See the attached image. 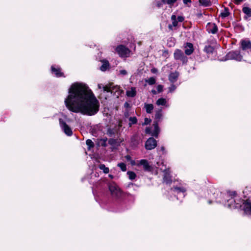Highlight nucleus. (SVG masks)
I'll list each match as a JSON object with an SVG mask.
<instances>
[{
  "instance_id": "obj_1",
  "label": "nucleus",
  "mask_w": 251,
  "mask_h": 251,
  "mask_svg": "<svg viewBox=\"0 0 251 251\" xmlns=\"http://www.w3.org/2000/svg\"><path fill=\"white\" fill-rule=\"evenodd\" d=\"M68 92L65 103L70 111L89 116L94 115L99 111V101L86 85L74 83L71 85Z\"/></svg>"
},
{
  "instance_id": "obj_2",
  "label": "nucleus",
  "mask_w": 251,
  "mask_h": 251,
  "mask_svg": "<svg viewBox=\"0 0 251 251\" xmlns=\"http://www.w3.org/2000/svg\"><path fill=\"white\" fill-rule=\"evenodd\" d=\"M108 187L113 197L120 199L122 197V192L115 182H109L108 184Z\"/></svg>"
},
{
  "instance_id": "obj_3",
  "label": "nucleus",
  "mask_w": 251,
  "mask_h": 251,
  "mask_svg": "<svg viewBox=\"0 0 251 251\" xmlns=\"http://www.w3.org/2000/svg\"><path fill=\"white\" fill-rule=\"evenodd\" d=\"M226 57L227 59L235 60L237 61H241L243 59V56L239 50H232L229 52L226 55Z\"/></svg>"
},
{
  "instance_id": "obj_4",
  "label": "nucleus",
  "mask_w": 251,
  "mask_h": 251,
  "mask_svg": "<svg viewBox=\"0 0 251 251\" xmlns=\"http://www.w3.org/2000/svg\"><path fill=\"white\" fill-rule=\"evenodd\" d=\"M116 50L118 54L122 57H127L130 53V50L123 45L118 46Z\"/></svg>"
},
{
  "instance_id": "obj_5",
  "label": "nucleus",
  "mask_w": 251,
  "mask_h": 251,
  "mask_svg": "<svg viewBox=\"0 0 251 251\" xmlns=\"http://www.w3.org/2000/svg\"><path fill=\"white\" fill-rule=\"evenodd\" d=\"M240 48L244 51H251V41L249 39H242L240 42Z\"/></svg>"
},
{
  "instance_id": "obj_6",
  "label": "nucleus",
  "mask_w": 251,
  "mask_h": 251,
  "mask_svg": "<svg viewBox=\"0 0 251 251\" xmlns=\"http://www.w3.org/2000/svg\"><path fill=\"white\" fill-rule=\"evenodd\" d=\"M174 56L176 60H179L183 63H186L187 62V57L185 56L183 51L180 50L176 49L175 50Z\"/></svg>"
},
{
  "instance_id": "obj_7",
  "label": "nucleus",
  "mask_w": 251,
  "mask_h": 251,
  "mask_svg": "<svg viewBox=\"0 0 251 251\" xmlns=\"http://www.w3.org/2000/svg\"><path fill=\"white\" fill-rule=\"evenodd\" d=\"M59 121L60 126L62 130L64 131V133L68 136H71L73 134V132L71 128L62 119H59Z\"/></svg>"
},
{
  "instance_id": "obj_8",
  "label": "nucleus",
  "mask_w": 251,
  "mask_h": 251,
  "mask_svg": "<svg viewBox=\"0 0 251 251\" xmlns=\"http://www.w3.org/2000/svg\"><path fill=\"white\" fill-rule=\"evenodd\" d=\"M138 165L143 166V169L146 172H151L153 170V167L150 165L148 161L146 159H141L139 161Z\"/></svg>"
},
{
  "instance_id": "obj_9",
  "label": "nucleus",
  "mask_w": 251,
  "mask_h": 251,
  "mask_svg": "<svg viewBox=\"0 0 251 251\" xmlns=\"http://www.w3.org/2000/svg\"><path fill=\"white\" fill-rule=\"evenodd\" d=\"M157 146V142L153 138L151 137L147 140L145 143V148L148 150L154 149Z\"/></svg>"
},
{
  "instance_id": "obj_10",
  "label": "nucleus",
  "mask_w": 251,
  "mask_h": 251,
  "mask_svg": "<svg viewBox=\"0 0 251 251\" xmlns=\"http://www.w3.org/2000/svg\"><path fill=\"white\" fill-rule=\"evenodd\" d=\"M103 91L112 93L113 91H117L119 87L117 86H114L112 83H109L108 84L102 86Z\"/></svg>"
},
{
  "instance_id": "obj_11",
  "label": "nucleus",
  "mask_w": 251,
  "mask_h": 251,
  "mask_svg": "<svg viewBox=\"0 0 251 251\" xmlns=\"http://www.w3.org/2000/svg\"><path fill=\"white\" fill-rule=\"evenodd\" d=\"M207 30L209 33L215 34L218 31V27L214 23H208L206 25Z\"/></svg>"
},
{
  "instance_id": "obj_12",
  "label": "nucleus",
  "mask_w": 251,
  "mask_h": 251,
  "mask_svg": "<svg viewBox=\"0 0 251 251\" xmlns=\"http://www.w3.org/2000/svg\"><path fill=\"white\" fill-rule=\"evenodd\" d=\"M184 48L185 53L187 55H191L194 51L193 45L191 43H186Z\"/></svg>"
},
{
  "instance_id": "obj_13",
  "label": "nucleus",
  "mask_w": 251,
  "mask_h": 251,
  "mask_svg": "<svg viewBox=\"0 0 251 251\" xmlns=\"http://www.w3.org/2000/svg\"><path fill=\"white\" fill-rule=\"evenodd\" d=\"M51 71L54 73L56 77H65L63 73L61 72V69L60 68H56L54 66L51 67Z\"/></svg>"
},
{
  "instance_id": "obj_14",
  "label": "nucleus",
  "mask_w": 251,
  "mask_h": 251,
  "mask_svg": "<svg viewBox=\"0 0 251 251\" xmlns=\"http://www.w3.org/2000/svg\"><path fill=\"white\" fill-rule=\"evenodd\" d=\"M164 175L163 176V182L166 184H170L172 182V179L167 170H164Z\"/></svg>"
},
{
  "instance_id": "obj_15",
  "label": "nucleus",
  "mask_w": 251,
  "mask_h": 251,
  "mask_svg": "<svg viewBox=\"0 0 251 251\" xmlns=\"http://www.w3.org/2000/svg\"><path fill=\"white\" fill-rule=\"evenodd\" d=\"M179 74L177 72L171 73L169 76V80L172 83L175 82L178 77Z\"/></svg>"
},
{
  "instance_id": "obj_16",
  "label": "nucleus",
  "mask_w": 251,
  "mask_h": 251,
  "mask_svg": "<svg viewBox=\"0 0 251 251\" xmlns=\"http://www.w3.org/2000/svg\"><path fill=\"white\" fill-rule=\"evenodd\" d=\"M244 209L246 213H251V203L248 201L243 203Z\"/></svg>"
},
{
  "instance_id": "obj_17",
  "label": "nucleus",
  "mask_w": 251,
  "mask_h": 251,
  "mask_svg": "<svg viewBox=\"0 0 251 251\" xmlns=\"http://www.w3.org/2000/svg\"><path fill=\"white\" fill-rule=\"evenodd\" d=\"M126 95L129 97H134L136 95V88L132 87L130 90H128L126 92Z\"/></svg>"
},
{
  "instance_id": "obj_18",
  "label": "nucleus",
  "mask_w": 251,
  "mask_h": 251,
  "mask_svg": "<svg viewBox=\"0 0 251 251\" xmlns=\"http://www.w3.org/2000/svg\"><path fill=\"white\" fill-rule=\"evenodd\" d=\"M243 12L247 15L245 18L251 17V8L248 7H244L242 9Z\"/></svg>"
},
{
  "instance_id": "obj_19",
  "label": "nucleus",
  "mask_w": 251,
  "mask_h": 251,
  "mask_svg": "<svg viewBox=\"0 0 251 251\" xmlns=\"http://www.w3.org/2000/svg\"><path fill=\"white\" fill-rule=\"evenodd\" d=\"M162 110L160 109L156 111L155 114V119L156 120L155 122H158L162 118Z\"/></svg>"
},
{
  "instance_id": "obj_20",
  "label": "nucleus",
  "mask_w": 251,
  "mask_h": 251,
  "mask_svg": "<svg viewBox=\"0 0 251 251\" xmlns=\"http://www.w3.org/2000/svg\"><path fill=\"white\" fill-rule=\"evenodd\" d=\"M145 108H146L147 113H151L153 109V105L152 104L145 103Z\"/></svg>"
},
{
  "instance_id": "obj_21",
  "label": "nucleus",
  "mask_w": 251,
  "mask_h": 251,
  "mask_svg": "<svg viewBox=\"0 0 251 251\" xmlns=\"http://www.w3.org/2000/svg\"><path fill=\"white\" fill-rule=\"evenodd\" d=\"M153 125L154 126V128L153 135L155 137H157L158 134V133L159 131V127L158 126L157 122H154V124Z\"/></svg>"
},
{
  "instance_id": "obj_22",
  "label": "nucleus",
  "mask_w": 251,
  "mask_h": 251,
  "mask_svg": "<svg viewBox=\"0 0 251 251\" xmlns=\"http://www.w3.org/2000/svg\"><path fill=\"white\" fill-rule=\"evenodd\" d=\"M102 63V65L100 67V70L102 71H105L108 68L109 63L107 61H103Z\"/></svg>"
},
{
  "instance_id": "obj_23",
  "label": "nucleus",
  "mask_w": 251,
  "mask_h": 251,
  "mask_svg": "<svg viewBox=\"0 0 251 251\" xmlns=\"http://www.w3.org/2000/svg\"><path fill=\"white\" fill-rule=\"evenodd\" d=\"M214 48L211 46H206L204 47V51H205L207 53L212 54L214 51Z\"/></svg>"
},
{
  "instance_id": "obj_24",
  "label": "nucleus",
  "mask_w": 251,
  "mask_h": 251,
  "mask_svg": "<svg viewBox=\"0 0 251 251\" xmlns=\"http://www.w3.org/2000/svg\"><path fill=\"white\" fill-rule=\"evenodd\" d=\"M129 123L128 124L129 126L131 127L133 124H136L137 122V119L136 117H131L129 118Z\"/></svg>"
},
{
  "instance_id": "obj_25",
  "label": "nucleus",
  "mask_w": 251,
  "mask_h": 251,
  "mask_svg": "<svg viewBox=\"0 0 251 251\" xmlns=\"http://www.w3.org/2000/svg\"><path fill=\"white\" fill-rule=\"evenodd\" d=\"M167 101L164 98H160L156 102L157 105H165Z\"/></svg>"
},
{
  "instance_id": "obj_26",
  "label": "nucleus",
  "mask_w": 251,
  "mask_h": 251,
  "mask_svg": "<svg viewBox=\"0 0 251 251\" xmlns=\"http://www.w3.org/2000/svg\"><path fill=\"white\" fill-rule=\"evenodd\" d=\"M99 167L100 170H102L105 174H107L109 172V168L106 167L104 164H100Z\"/></svg>"
},
{
  "instance_id": "obj_27",
  "label": "nucleus",
  "mask_w": 251,
  "mask_h": 251,
  "mask_svg": "<svg viewBox=\"0 0 251 251\" xmlns=\"http://www.w3.org/2000/svg\"><path fill=\"white\" fill-rule=\"evenodd\" d=\"M171 189L174 191H176L177 193L179 192H185V189L184 188L182 187H174L173 188H172Z\"/></svg>"
},
{
  "instance_id": "obj_28",
  "label": "nucleus",
  "mask_w": 251,
  "mask_h": 251,
  "mask_svg": "<svg viewBox=\"0 0 251 251\" xmlns=\"http://www.w3.org/2000/svg\"><path fill=\"white\" fill-rule=\"evenodd\" d=\"M171 20L172 21V25L174 26V27H176L177 25H178V22L176 20V15H173L172 16H171Z\"/></svg>"
},
{
  "instance_id": "obj_29",
  "label": "nucleus",
  "mask_w": 251,
  "mask_h": 251,
  "mask_svg": "<svg viewBox=\"0 0 251 251\" xmlns=\"http://www.w3.org/2000/svg\"><path fill=\"white\" fill-rule=\"evenodd\" d=\"M199 3L204 6H208L210 5V2L209 0H199Z\"/></svg>"
},
{
  "instance_id": "obj_30",
  "label": "nucleus",
  "mask_w": 251,
  "mask_h": 251,
  "mask_svg": "<svg viewBox=\"0 0 251 251\" xmlns=\"http://www.w3.org/2000/svg\"><path fill=\"white\" fill-rule=\"evenodd\" d=\"M127 174L129 178L131 180L134 179L136 176V175L133 172L128 171L127 172Z\"/></svg>"
},
{
  "instance_id": "obj_31",
  "label": "nucleus",
  "mask_w": 251,
  "mask_h": 251,
  "mask_svg": "<svg viewBox=\"0 0 251 251\" xmlns=\"http://www.w3.org/2000/svg\"><path fill=\"white\" fill-rule=\"evenodd\" d=\"M162 1L165 4L166 3L170 5H173L177 0H162Z\"/></svg>"
},
{
  "instance_id": "obj_32",
  "label": "nucleus",
  "mask_w": 251,
  "mask_h": 251,
  "mask_svg": "<svg viewBox=\"0 0 251 251\" xmlns=\"http://www.w3.org/2000/svg\"><path fill=\"white\" fill-rule=\"evenodd\" d=\"M229 15L228 9L227 8H225V11L221 14V16L222 18H226Z\"/></svg>"
},
{
  "instance_id": "obj_33",
  "label": "nucleus",
  "mask_w": 251,
  "mask_h": 251,
  "mask_svg": "<svg viewBox=\"0 0 251 251\" xmlns=\"http://www.w3.org/2000/svg\"><path fill=\"white\" fill-rule=\"evenodd\" d=\"M146 82L149 85H153L155 83L156 80L154 77H151L149 78L148 80H147Z\"/></svg>"
},
{
  "instance_id": "obj_34",
  "label": "nucleus",
  "mask_w": 251,
  "mask_h": 251,
  "mask_svg": "<svg viewBox=\"0 0 251 251\" xmlns=\"http://www.w3.org/2000/svg\"><path fill=\"white\" fill-rule=\"evenodd\" d=\"M118 166L123 171H126V165L124 163H119Z\"/></svg>"
},
{
  "instance_id": "obj_35",
  "label": "nucleus",
  "mask_w": 251,
  "mask_h": 251,
  "mask_svg": "<svg viewBox=\"0 0 251 251\" xmlns=\"http://www.w3.org/2000/svg\"><path fill=\"white\" fill-rule=\"evenodd\" d=\"M86 145L89 147V148H93L94 147V144L90 139H88L86 142Z\"/></svg>"
},
{
  "instance_id": "obj_36",
  "label": "nucleus",
  "mask_w": 251,
  "mask_h": 251,
  "mask_svg": "<svg viewBox=\"0 0 251 251\" xmlns=\"http://www.w3.org/2000/svg\"><path fill=\"white\" fill-rule=\"evenodd\" d=\"M115 130L113 129L108 128L107 130V134L110 136H112L114 135Z\"/></svg>"
},
{
  "instance_id": "obj_37",
  "label": "nucleus",
  "mask_w": 251,
  "mask_h": 251,
  "mask_svg": "<svg viewBox=\"0 0 251 251\" xmlns=\"http://www.w3.org/2000/svg\"><path fill=\"white\" fill-rule=\"evenodd\" d=\"M108 143L111 145L114 146L117 144V140L110 138L108 140Z\"/></svg>"
},
{
  "instance_id": "obj_38",
  "label": "nucleus",
  "mask_w": 251,
  "mask_h": 251,
  "mask_svg": "<svg viewBox=\"0 0 251 251\" xmlns=\"http://www.w3.org/2000/svg\"><path fill=\"white\" fill-rule=\"evenodd\" d=\"M125 158H126V159L127 160H128V161H130V162H131V164L132 165H134V164H135V161H134V160H132L131 159V156H130V155H126V156H125Z\"/></svg>"
},
{
  "instance_id": "obj_39",
  "label": "nucleus",
  "mask_w": 251,
  "mask_h": 251,
  "mask_svg": "<svg viewBox=\"0 0 251 251\" xmlns=\"http://www.w3.org/2000/svg\"><path fill=\"white\" fill-rule=\"evenodd\" d=\"M151 122V120L147 118H145L144 119V122L143 123V125H147Z\"/></svg>"
},
{
  "instance_id": "obj_40",
  "label": "nucleus",
  "mask_w": 251,
  "mask_h": 251,
  "mask_svg": "<svg viewBox=\"0 0 251 251\" xmlns=\"http://www.w3.org/2000/svg\"><path fill=\"white\" fill-rule=\"evenodd\" d=\"M176 89V86L174 85V84H172L169 88V92H173L174 91H175Z\"/></svg>"
},
{
  "instance_id": "obj_41",
  "label": "nucleus",
  "mask_w": 251,
  "mask_h": 251,
  "mask_svg": "<svg viewBox=\"0 0 251 251\" xmlns=\"http://www.w3.org/2000/svg\"><path fill=\"white\" fill-rule=\"evenodd\" d=\"M163 86L162 85H158L157 86V90L158 93H160L163 90Z\"/></svg>"
},
{
  "instance_id": "obj_42",
  "label": "nucleus",
  "mask_w": 251,
  "mask_h": 251,
  "mask_svg": "<svg viewBox=\"0 0 251 251\" xmlns=\"http://www.w3.org/2000/svg\"><path fill=\"white\" fill-rule=\"evenodd\" d=\"M228 193L229 195L231 197H234L236 195V193L235 191H228Z\"/></svg>"
},
{
  "instance_id": "obj_43",
  "label": "nucleus",
  "mask_w": 251,
  "mask_h": 251,
  "mask_svg": "<svg viewBox=\"0 0 251 251\" xmlns=\"http://www.w3.org/2000/svg\"><path fill=\"white\" fill-rule=\"evenodd\" d=\"M176 20H177V22H182L184 21V19L182 16H178L176 18Z\"/></svg>"
},
{
  "instance_id": "obj_44",
  "label": "nucleus",
  "mask_w": 251,
  "mask_h": 251,
  "mask_svg": "<svg viewBox=\"0 0 251 251\" xmlns=\"http://www.w3.org/2000/svg\"><path fill=\"white\" fill-rule=\"evenodd\" d=\"M120 74L122 75H126L127 74V73L126 70H122L120 71Z\"/></svg>"
},
{
  "instance_id": "obj_45",
  "label": "nucleus",
  "mask_w": 251,
  "mask_h": 251,
  "mask_svg": "<svg viewBox=\"0 0 251 251\" xmlns=\"http://www.w3.org/2000/svg\"><path fill=\"white\" fill-rule=\"evenodd\" d=\"M233 1L236 4H239L241 2H243L244 0H233Z\"/></svg>"
},
{
  "instance_id": "obj_46",
  "label": "nucleus",
  "mask_w": 251,
  "mask_h": 251,
  "mask_svg": "<svg viewBox=\"0 0 251 251\" xmlns=\"http://www.w3.org/2000/svg\"><path fill=\"white\" fill-rule=\"evenodd\" d=\"M124 107L126 108H128L129 107H130V104L128 102H126L125 103H124Z\"/></svg>"
},
{
  "instance_id": "obj_47",
  "label": "nucleus",
  "mask_w": 251,
  "mask_h": 251,
  "mask_svg": "<svg viewBox=\"0 0 251 251\" xmlns=\"http://www.w3.org/2000/svg\"><path fill=\"white\" fill-rule=\"evenodd\" d=\"M124 115L127 118L129 116V112H128V111H126L125 112V114H124Z\"/></svg>"
},
{
  "instance_id": "obj_48",
  "label": "nucleus",
  "mask_w": 251,
  "mask_h": 251,
  "mask_svg": "<svg viewBox=\"0 0 251 251\" xmlns=\"http://www.w3.org/2000/svg\"><path fill=\"white\" fill-rule=\"evenodd\" d=\"M173 27H174L172 25H169L168 28L170 30H173Z\"/></svg>"
},
{
  "instance_id": "obj_49",
  "label": "nucleus",
  "mask_w": 251,
  "mask_h": 251,
  "mask_svg": "<svg viewBox=\"0 0 251 251\" xmlns=\"http://www.w3.org/2000/svg\"><path fill=\"white\" fill-rule=\"evenodd\" d=\"M183 1L184 4H187L188 2H190L191 0H183Z\"/></svg>"
},
{
  "instance_id": "obj_50",
  "label": "nucleus",
  "mask_w": 251,
  "mask_h": 251,
  "mask_svg": "<svg viewBox=\"0 0 251 251\" xmlns=\"http://www.w3.org/2000/svg\"><path fill=\"white\" fill-rule=\"evenodd\" d=\"M102 86H104L102 84H98V88L99 89H101L102 88Z\"/></svg>"
},
{
  "instance_id": "obj_51",
  "label": "nucleus",
  "mask_w": 251,
  "mask_h": 251,
  "mask_svg": "<svg viewBox=\"0 0 251 251\" xmlns=\"http://www.w3.org/2000/svg\"><path fill=\"white\" fill-rule=\"evenodd\" d=\"M157 5L158 7H160L162 6V4L161 3L158 2Z\"/></svg>"
},
{
  "instance_id": "obj_52",
  "label": "nucleus",
  "mask_w": 251,
  "mask_h": 251,
  "mask_svg": "<svg viewBox=\"0 0 251 251\" xmlns=\"http://www.w3.org/2000/svg\"><path fill=\"white\" fill-rule=\"evenodd\" d=\"M151 92H152V93L153 94H154V95L156 94V91H155V90H151Z\"/></svg>"
},
{
  "instance_id": "obj_53",
  "label": "nucleus",
  "mask_w": 251,
  "mask_h": 251,
  "mask_svg": "<svg viewBox=\"0 0 251 251\" xmlns=\"http://www.w3.org/2000/svg\"><path fill=\"white\" fill-rule=\"evenodd\" d=\"M109 177L111 178V179H113L114 176L113 175H109Z\"/></svg>"
},
{
  "instance_id": "obj_54",
  "label": "nucleus",
  "mask_w": 251,
  "mask_h": 251,
  "mask_svg": "<svg viewBox=\"0 0 251 251\" xmlns=\"http://www.w3.org/2000/svg\"><path fill=\"white\" fill-rule=\"evenodd\" d=\"M161 151H162L163 152L164 151V150H165V148L164 147H162L160 149Z\"/></svg>"
},
{
  "instance_id": "obj_55",
  "label": "nucleus",
  "mask_w": 251,
  "mask_h": 251,
  "mask_svg": "<svg viewBox=\"0 0 251 251\" xmlns=\"http://www.w3.org/2000/svg\"><path fill=\"white\" fill-rule=\"evenodd\" d=\"M157 164L158 166H159V163L158 162L157 163Z\"/></svg>"
}]
</instances>
